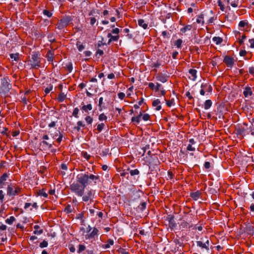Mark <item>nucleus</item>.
I'll return each instance as SVG.
<instances>
[{
  "label": "nucleus",
  "mask_w": 254,
  "mask_h": 254,
  "mask_svg": "<svg viewBox=\"0 0 254 254\" xmlns=\"http://www.w3.org/2000/svg\"><path fill=\"white\" fill-rule=\"evenodd\" d=\"M88 174L87 173L80 174L76 176L77 182L85 187L88 186Z\"/></svg>",
  "instance_id": "20e7f679"
},
{
  "label": "nucleus",
  "mask_w": 254,
  "mask_h": 254,
  "mask_svg": "<svg viewBox=\"0 0 254 254\" xmlns=\"http://www.w3.org/2000/svg\"><path fill=\"white\" fill-rule=\"evenodd\" d=\"M119 39V35H113V36L112 37V39H109V40L108 42V45L110 44V43L113 41V42L117 41H118Z\"/></svg>",
  "instance_id": "473e14b6"
},
{
  "label": "nucleus",
  "mask_w": 254,
  "mask_h": 254,
  "mask_svg": "<svg viewBox=\"0 0 254 254\" xmlns=\"http://www.w3.org/2000/svg\"><path fill=\"white\" fill-rule=\"evenodd\" d=\"M15 220V218L14 216H10L5 220V222L9 225H11Z\"/></svg>",
  "instance_id": "c9c22d12"
},
{
  "label": "nucleus",
  "mask_w": 254,
  "mask_h": 254,
  "mask_svg": "<svg viewBox=\"0 0 254 254\" xmlns=\"http://www.w3.org/2000/svg\"><path fill=\"white\" fill-rule=\"evenodd\" d=\"M7 228V226L4 224L0 225V231H5Z\"/></svg>",
  "instance_id": "13d9d810"
},
{
  "label": "nucleus",
  "mask_w": 254,
  "mask_h": 254,
  "mask_svg": "<svg viewBox=\"0 0 254 254\" xmlns=\"http://www.w3.org/2000/svg\"><path fill=\"white\" fill-rule=\"evenodd\" d=\"M10 58L12 59V61H17L19 60V54H11L10 55Z\"/></svg>",
  "instance_id": "72a5a7b5"
},
{
  "label": "nucleus",
  "mask_w": 254,
  "mask_h": 254,
  "mask_svg": "<svg viewBox=\"0 0 254 254\" xmlns=\"http://www.w3.org/2000/svg\"><path fill=\"white\" fill-rule=\"evenodd\" d=\"M142 119L144 121H148L150 119V116L148 114H144L143 115L142 114Z\"/></svg>",
  "instance_id": "49530a36"
},
{
  "label": "nucleus",
  "mask_w": 254,
  "mask_h": 254,
  "mask_svg": "<svg viewBox=\"0 0 254 254\" xmlns=\"http://www.w3.org/2000/svg\"><path fill=\"white\" fill-rule=\"evenodd\" d=\"M67 69L69 72H71L72 70V65L71 63L68 64L66 65Z\"/></svg>",
  "instance_id": "052dcab7"
},
{
  "label": "nucleus",
  "mask_w": 254,
  "mask_h": 254,
  "mask_svg": "<svg viewBox=\"0 0 254 254\" xmlns=\"http://www.w3.org/2000/svg\"><path fill=\"white\" fill-rule=\"evenodd\" d=\"M40 58L37 53L33 54L31 55V58L30 60L31 66L33 68H37L40 66Z\"/></svg>",
  "instance_id": "0eeeda50"
},
{
  "label": "nucleus",
  "mask_w": 254,
  "mask_h": 254,
  "mask_svg": "<svg viewBox=\"0 0 254 254\" xmlns=\"http://www.w3.org/2000/svg\"><path fill=\"white\" fill-rule=\"evenodd\" d=\"M119 98L121 100H123L125 97V94L123 92H120L118 94Z\"/></svg>",
  "instance_id": "4d7b16f0"
},
{
  "label": "nucleus",
  "mask_w": 254,
  "mask_h": 254,
  "mask_svg": "<svg viewBox=\"0 0 254 254\" xmlns=\"http://www.w3.org/2000/svg\"><path fill=\"white\" fill-rule=\"evenodd\" d=\"M250 214L251 215L254 217V203H252L251 205H250Z\"/></svg>",
  "instance_id": "603ef678"
},
{
  "label": "nucleus",
  "mask_w": 254,
  "mask_h": 254,
  "mask_svg": "<svg viewBox=\"0 0 254 254\" xmlns=\"http://www.w3.org/2000/svg\"><path fill=\"white\" fill-rule=\"evenodd\" d=\"M12 85L8 78L3 77L0 80V95L4 98L9 96Z\"/></svg>",
  "instance_id": "f257e3e1"
},
{
  "label": "nucleus",
  "mask_w": 254,
  "mask_h": 254,
  "mask_svg": "<svg viewBox=\"0 0 254 254\" xmlns=\"http://www.w3.org/2000/svg\"><path fill=\"white\" fill-rule=\"evenodd\" d=\"M66 95L64 93H60L58 97V100L59 102H63L66 98Z\"/></svg>",
  "instance_id": "b1692460"
},
{
  "label": "nucleus",
  "mask_w": 254,
  "mask_h": 254,
  "mask_svg": "<svg viewBox=\"0 0 254 254\" xmlns=\"http://www.w3.org/2000/svg\"><path fill=\"white\" fill-rule=\"evenodd\" d=\"M205 86H206V84H201V90H200V94L201 95H202V96L204 95V94H205V91H204V89H203V88H204Z\"/></svg>",
  "instance_id": "6e6d98bb"
},
{
  "label": "nucleus",
  "mask_w": 254,
  "mask_h": 254,
  "mask_svg": "<svg viewBox=\"0 0 254 254\" xmlns=\"http://www.w3.org/2000/svg\"><path fill=\"white\" fill-rule=\"evenodd\" d=\"M85 187L77 182H73L70 185V190L78 196H82L84 193Z\"/></svg>",
  "instance_id": "f03ea898"
},
{
  "label": "nucleus",
  "mask_w": 254,
  "mask_h": 254,
  "mask_svg": "<svg viewBox=\"0 0 254 254\" xmlns=\"http://www.w3.org/2000/svg\"><path fill=\"white\" fill-rule=\"evenodd\" d=\"M182 42L183 41L182 39H179L175 42L174 45L177 48H180L181 47Z\"/></svg>",
  "instance_id": "ea45409f"
},
{
  "label": "nucleus",
  "mask_w": 254,
  "mask_h": 254,
  "mask_svg": "<svg viewBox=\"0 0 254 254\" xmlns=\"http://www.w3.org/2000/svg\"><path fill=\"white\" fill-rule=\"evenodd\" d=\"M48 242L44 240L40 244V247L41 248H44L47 247L48 246Z\"/></svg>",
  "instance_id": "de8ad7c7"
},
{
  "label": "nucleus",
  "mask_w": 254,
  "mask_h": 254,
  "mask_svg": "<svg viewBox=\"0 0 254 254\" xmlns=\"http://www.w3.org/2000/svg\"><path fill=\"white\" fill-rule=\"evenodd\" d=\"M142 116V113L140 112L139 114L136 116V117H133L131 118V122L132 123H136L137 124H138L140 121V118Z\"/></svg>",
  "instance_id": "412c9836"
},
{
  "label": "nucleus",
  "mask_w": 254,
  "mask_h": 254,
  "mask_svg": "<svg viewBox=\"0 0 254 254\" xmlns=\"http://www.w3.org/2000/svg\"><path fill=\"white\" fill-rule=\"evenodd\" d=\"M166 104L168 107H172L175 105V101L174 99H171L169 101H166Z\"/></svg>",
  "instance_id": "c03bdc74"
},
{
  "label": "nucleus",
  "mask_w": 254,
  "mask_h": 254,
  "mask_svg": "<svg viewBox=\"0 0 254 254\" xmlns=\"http://www.w3.org/2000/svg\"><path fill=\"white\" fill-rule=\"evenodd\" d=\"M249 42L250 43V47L252 48H254V39H250Z\"/></svg>",
  "instance_id": "338daca9"
},
{
  "label": "nucleus",
  "mask_w": 254,
  "mask_h": 254,
  "mask_svg": "<svg viewBox=\"0 0 254 254\" xmlns=\"http://www.w3.org/2000/svg\"><path fill=\"white\" fill-rule=\"evenodd\" d=\"M4 198V194L2 190H0V201L1 203L3 202Z\"/></svg>",
  "instance_id": "864d4df0"
},
{
  "label": "nucleus",
  "mask_w": 254,
  "mask_h": 254,
  "mask_svg": "<svg viewBox=\"0 0 254 254\" xmlns=\"http://www.w3.org/2000/svg\"><path fill=\"white\" fill-rule=\"evenodd\" d=\"M212 105V102L210 100H207L205 101L204 105V107L205 110L209 109Z\"/></svg>",
  "instance_id": "c85d7f7f"
},
{
  "label": "nucleus",
  "mask_w": 254,
  "mask_h": 254,
  "mask_svg": "<svg viewBox=\"0 0 254 254\" xmlns=\"http://www.w3.org/2000/svg\"><path fill=\"white\" fill-rule=\"evenodd\" d=\"M218 5L220 7V8L221 10L222 11H224V5L223 4L222 2L219 0L218 2Z\"/></svg>",
  "instance_id": "bf43d9fd"
},
{
  "label": "nucleus",
  "mask_w": 254,
  "mask_h": 254,
  "mask_svg": "<svg viewBox=\"0 0 254 254\" xmlns=\"http://www.w3.org/2000/svg\"><path fill=\"white\" fill-rule=\"evenodd\" d=\"M86 249V247L84 245L80 244L78 245V249L77 251L78 254L81 253L83 251Z\"/></svg>",
  "instance_id": "58836bf2"
},
{
  "label": "nucleus",
  "mask_w": 254,
  "mask_h": 254,
  "mask_svg": "<svg viewBox=\"0 0 254 254\" xmlns=\"http://www.w3.org/2000/svg\"><path fill=\"white\" fill-rule=\"evenodd\" d=\"M196 22L197 23H201L202 25L204 24L203 15L201 14L198 16L196 18Z\"/></svg>",
  "instance_id": "4c0bfd02"
},
{
  "label": "nucleus",
  "mask_w": 254,
  "mask_h": 254,
  "mask_svg": "<svg viewBox=\"0 0 254 254\" xmlns=\"http://www.w3.org/2000/svg\"><path fill=\"white\" fill-rule=\"evenodd\" d=\"M137 23L138 25L142 27L144 29H146L148 27V24L142 19H138Z\"/></svg>",
  "instance_id": "a211bd4d"
},
{
  "label": "nucleus",
  "mask_w": 254,
  "mask_h": 254,
  "mask_svg": "<svg viewBox=\"0 0 254 254\" xmlns=\"http://www.w3.org/2000/svg\"><path fill=\"white\" fill-rule=\"evenodd\" d=\"M48 61L52 62L53 61V57L51 54H49L47 56Z\"/></svg>",
  "instance_id": "69168bd1"
},
{
  "label": "nucleus",
  "mask_w": 254,
  "mask_h": 254,
  "mask_svg": "<svg viewBox=\"0 0 254 254\" xmlns=\"http://www.w3.org/2000/svg\"><path fill=\"white\" fill-rule=\"evenodd\" d=\"M76 46H77V49L80 52H81L84 49V46L83 45V44L80 41L77 42Z\"/></svg>",
  "instance_id": "e433bc0d"
},
{
  "label": "nucleus",
  "mask_w": 254,
  "mask_h": 254,
  "mask_svg": "<svg viewBox=\"0 0 254 254\" xmlns=\"http://www.w3.org/2000/svg\"><path fill=\"white\" fill-rule=\"evenodd\" d=\"M53 89V85L51 84L48 85L47 87L44 89V92L46 94L49 93Z\"/></svg>",
  "instance_id": "7c9ffc66"
},
{
  "label": "nucleus",
  "mask_w": 254,
  "mask_h": 254,
  "mask_svg": "<svg viewBox=\"0 0 254 254\" xmlns=\"http://www.w3.org/2000/svg\"><path fill=\"white\" fill-rule=\"evenodd\" d=\"M39 195L43 196L45 198H47L48 197L47 193H46V192L44 190L39 191Z\"/></svg>",
  "instance_id": "37998d69"
},
{
  "label": "nucleus",
  "mask_w": 254,
  "mask_h": 254,
  "mask_svg": "<svg viewBox=\"0 0 254 254\" xmlns=\"http://www.w3.org/2000/svg\"><path fill=\"white\" fill-rule=\"evenodd\" d=\"M40 145L43 148L44 150L50 149L52 147V143H50L45 140L41 141L40 143Z\"/></svg>",
  "instance_id": "4468645a"
},
{
  "label": "nucleus",
  "mask_w": 254,
  "mask_h": 254,
  "mask_svg": "<svg viewBox=\"0 0 254 254\" xmlns=\"http://www.w3.org/2000/svg\"><path fill=\"white\" fill-rule=\"evenodd\" d=\"M189 143L187 146V150L190 151H194L195 150L196 142L193 138L190 139L189 140Z\"/></svg>",
  "instance_id": "9d476101"
},
{
  "label": "nucleus",
  "mask_w": 254,
  "mask_h": 254,
  "mask_svg": "<svg viewBox=\"0 0 254 254\" xmlns=\"http://www.w3.org/2000/svg\"><path fill=\"white\" fill-rule=\"evenodd\" d=\"M82 199L84 202L91 201L92 200V191L91 190L87 191L85 195H82Z\"/></svg>",
  "instance_id": "9b49d317"
},
{
  "label": "nucleus",
  "mask_w": 254,
  "mask_h": 254,
  "mask_svg": "<svg viewBox=\"0 0 254 254\" xmlns=\"http://www.w3.org/2000/svg\"><path fill=\"white\" fill-rule=\"evenodd\" d=\"M114 245V241L111 239H109L107 241V244L104 245L103 248L105 249L109 248L111 246Z\"/></svg>",
  "instance_id": "a878e982"
},
{
  "label": "nucleus",
  "mask_w": 254,
  "mask_h": 254,
  "mask_svg": "<svg viewBox=\"0 0 254 254\" xmlns=\"http://www.w3.org/2000/svg\"><path fill=\"white\" fill-rule=\"evenodd\" d=\"M87 229L88 234L85 236L86 239H95L96 237H97L98 234L97 228L95 227L92 228L89 225Z\"/></svg>",
  "instance_id": "39448f33"
},
{
  "label": "nucleus",
  "mask_w": 254,
  "mask_h": 254,
  "mask_svg": "<svg viewBox=\"0 0 254 254\" xmlns=\"http://www.w3.org/2000/svg\"><path fill=\"white\" fill-rule=\"evenodd\" d=\"M128 172L129 171H127H127L124 170L123 172L121 173V176L123 177H126L127 176H128V174L129 173Z\"/></svg>",
  "instance_id": "680f3d73"
},
{
  "label": "nucleus",
  "mask_w": 254,
  "mask_h": 254,
  "mask_svg": "<svg viewBox=\"0 0 254 254\" xmlns=\"http://www.w3.org/2000/svg\"><path fill=\"white\" fill-rule=\"evenodd\" d=\"M120 31V30L118 28H115L112 30L111 32L113 34L119 35Z\"/></svg>",
  "instance_id": "8fccbe9b"
},
{
  "label": "nucleus",
  "mask_w": 254,
  "mask_h": 254,
  "mask_svg": "<svg viewBox=\"0 0 254 254\" xmlns=\"http://www.w3.org/2000/svg\"><path fill=\"white\" fill-rule=\"evenodd\" d=\"M156 79L162 83H165L167 81L168 76L164 74H159L156 76Z\"/></svg>",
  "instance_id": "dca6fc26"
},
{
  "label": "nucleus",
  "mask_w": 254,
  "mask_h": 254,
  "mask_svg": "<svg viewBox=\"0 0 254 254\" xmlns=\"http://www.w3.org/2000/svg\"><path fill=\"white\" fill-rule=\"evenodd\" d=\"M72 18L70 16H64L57 23V28L59 30H64L72 21Z\"/></svg>",
  "instance_id": "7ed1b4c3"
},
{
  "label": "nucleus",
  "mask_w": 254,
  "mask_h": 254,
  "mask_svg": "<svg viewBox=\"0 0 254 254\" xmlns=\"http://www.w3.org/2000/svg\"><path fill=\"white\" fill-rule=\"evenodd\" d=\"M43 14L48 17H51L52 16V13L46 9L43 10Z\"/></svg>",
  "instance_id": "3c124183"
},
{
  "label": "nucleus",
  "mask_w": 254,
  "mask_h": 254,
  "mask_svg": "<svg viewBox=\"0 0 254 254\" xmlns=\"http://www.w3.org/2000/svg\"><path fill=\"white\" fill-rule=\"evenodd\" d=\"M7 194L9 196H14L16 195V192L14 190V186L12 185L8 186L7 188Z\"/></svg>",
  "instance_id": "f8f14e48"
},
{
  "label": "nucleus",
  "mask_w": 254,
  "mask_h": 254,
  "mask_svg": "<svg viewBox=\"0 0 254 254\" xmlns=\"http://www.w3.org/2000/svg\"><path fill=\"white\" fill-rule=\"evenodd\" d=\"M105 126V125L104 123H101L97 126V130H98V132H101V131L103 130L104 127Z\"/></svg>",
  "instance_id": "a19ab883"
},
{
  "label": "nucleus",
  "mask_w": 254,
  "mask_h": 254,
  "mask_svg": "<svg viewBox=\"0 0 254 254\" xmlns=\"http://www.w3.org/2000/svg\"><path fill=\"white\" fill-rule=\"evenodd\" d=\"M192 28V26L191 25H187L186 26L182 28L181 29V31L183 33H185L188 31H190Z\"/></svg>",
  "instance_id": "c756f323"
},
{
  "label": "nucleus",
  "mask_w": 254,
  "mask_h": 254,
  "mask_svg": "<svg viewBox=\"0 0 254 254\" xmlns=\"http://www.w3.org/2000/svg\"><path fill=\"white\" fill-rule=\"evenodd\" d=\"M79 112V109L77 108H75L74 109L73 112H72V115L75 118H78V114Z\"/></svg>",
  "instance_id": "09e8293b"
},
{
  "label": "nucleus",
  "mask_w": 254,
  "mask_h": 254,
  "mask_svg": "<svg viewBox=\"0 0 254 254\" xmlns=\"http://www.w3.org/2000/svg\"><path fill=\"white\" fill-rule=\"evenodd\" d=\"M57 134H59V136L57 138H56V139H57V141L59 143H60V142L62 141V138H63V135H62V134H61V133L60 131H57Z\"/></svg>",
  "instance_id": "5fc2aeb1"
},
{
  "label": "nucleus",
  "mask_w": 254,
  "mask_h": 254,
  "mask_svg": "<svg viewBox=\"0 0 254 254\" xmlns=\"http://www.w3.org/2000/svg\"><path fill=\"white\" fill-rule=\"evenodd\" d=\"M160 104V101L159 99H156L153 102L152 105L153 107H155V109L157 111H159L161 109V106Z\"/></svg>",
  "instance_id": "f3484780"
},
{
  "label": "nucleus",
  "mask_w": 254,
  "mask_h": 254,
  "mask_svg": "<svg viewBox=\"0 0 254 254\" xmlns=\"http://www.w3.org/2000/svg\"><path fill=\"white\" fill-rule=\"evenodd\" d=\"M99 181L100 177L99 175L88 174V186L96 185Z\"/></svg>",
  "instance_id": "6e6552de"
},
{
  "label": "nucleus",
  "mask_w": 254,
  "mask_h": 254,
  "mask_svg": "<svg viewBox=\"0 0 254 254\" xmlns=\"http://www.w3.org/2000/svg\"><path fill=\"white\" fill-rule=\"evenodd\" d=\"M249 128L246 129L244 127L241 128L237 130V132L239 134L245 135L246 134H249Z\"/></svg>",
  "instance_id": "6ab92c4d"
},
{
  "label": "nucleus",
  "mask_w": 254,
  "mask_h": 254,
  "mask_svg": "<svg viewBox=\"0 0 254 254\" xmlns=\"http://www.w3.org/2000/svg\"><path fill=\"white\" fill-rule=\"evenodd\" d=\"M212 41L217 45L220 44L222 42V39L219 37H214Z\"/></svg>",
  "instance_id": "cd10ccee"
},
{
  "label": "nucleus",
  "mask_w": 254,
  "mask_h": 254,
  "mask_svg": "<svg viewBox=\"0 0 254 254\" xmlns=\"http://www.w3.org/2000/svg\"><path fill=\"white\" fill-rule=\"evenodd\" d=\"M253 94L252 89L249 86H247L243 92V94L245 97H248L249 96H251Z\"/></svg>",
  "instance_id": "2eb2a0df"
},
{
  "label": "nucleus",
  "mask_w": 254,
  "mask_h": 254,
  "mask_svg": "<svg viewBox=\"0 0 254 254\" xmlns=\"http://www.w3.org/2000/svg\"><path fill=\"white\" fill-rule=\"evenodd\" d=\"M148 86H149V87L150 89H152V90H153V89H155V86H156V85H155L153 83H152V82H150V83H149V84H148Z\"/></svg>",
  "instance_id": "e2e57ef3"
},
{
  "label": "nucleus",
  "mask_w": 254,
  "mask_h": 254,
  "mask_svg": "<svg viewBox=\"0 0 254 254\" xmlns=\"http://www.w3.org/2000/svg\"><path fill=\"white\" fill-rule=\"evenodd\" d=\"M200 194V192L199 191H196L191 193L190 196L194 200H196L199 197Z\"/></svg>",
  "instance_id": "393cba45"
},
{
  "label": "nucleus",
  "mask_w": 254,
  "mask_h": 254,
  "mask_svg": "<svg viewBox=\"0 0 254 254\" xmlns=\"http://www.w3.org/2000/svg\"><path fill=\"white\" fill-rule=\"evenodd\" d=\"M107 120V117L104 114L102 113L99 116V120L100 121H106Z\"/></svg>",
  "instance_id": "79ce46f5"
},
{
  "label": "nucleus",
  "mask_w": 254,
  "mask_h": 254,
  "mask_svg": "<svg viewBox=\"0 0 254 254\" xmlns=\"http://www.w3.org/2000/svg\"><path fill=\"white\" fill-rule=\"evenodd\" d=\"M193 229L198 230L199 231H201L202 230V227L201 226L195 225L193 228Z\"/></svg>",
  "instance_id": "0e129e2a"
},
{
  "label": "nucleus",
  "mask_w": 254,
  "mask_h": 254,
  "mask_svg": "<svg viewBox=\"0 0 254 254\" xmlns=\"http://www.w3.org/2000/svg\"><path fill=\"white\" fill-rule=\"evenodd\" d=\"M81 109L85 112L87 113L89 111H91L92 109V106L91 104H88L86 105L83 106Z\"/></svg>",
  "instance_id": "aec40b11"
},
{
  "label": "nucleus",
  "mask_w": 254,
  "mask_h": 254,
  "mask_svg": "<svg viewBox=\"0 0 254 254\" xmlns=\"http://www.w3.org/2000/svg\"><path fill=\"white\" fill-rule=\"evenodd\" d=\"M224 62L229 67H232L234 63V59L229 56L225 57Z\"/></svg>",
  "instance_id": "ddd939ff"
},
{
  "label": "nucleus",
  "mask_w": 254,
  "mask_h": 254,
  "mask_svg": "<svg viewBox=\"0 0 254 254\" xmlns=\"http://www.w3.org/2000/svg\"><path fill=\"white\" fill-rule=\"evenodd\" d=\"M8 177L6 173H4L1 177H0V185H1L3 182L5 181Z\"/></svg>",
  "instance_id": "2f4dec72"
},
{
  "label": "nucleus",
  "mask_w": 254,
  "mask_h": 254,
  "mask_svg": "<svg viewBox=\"0 0 254 254\" xmlns=\"http://www.w3.org/2000/svg\"><path fill=\"white\" fill-rule=\"evenodd\" d=\"M146 207V203L145 202H142L140 203L139 205L138 206V210L140 212L143 211Z\"/></svg>",
  "instance_id": "bb28decb"
},
{
  "label": "nucleus",
  "mask_w": 254,
  "mask_h": 254,
  "mask_svg": "<svg viewBox=\"0 0 254 254\" xmlns=\"http://www.w3.org/2000/svg\"><path fill=\"white\" fill-rule=\"evenodd\" d=\"M249 72L251 74H253L254 73V67H250L249 68Z\"/></svg>",
  "instance_id": "774afa93"
},
{
  "label": "nucleus",
  "mask_w": 254,
  "mask_h": 254,
  "mask_svg": "<svg viewBox=\"0 0 254 254\" xmlns=\"http://www.w3.org/2000/svg\"><path fill=\"white\" fill-rule=\"evenodd\" d=\"M196 243L197 246L200 248L201 249H205L206 250H209L210 242L206 237L205 238H201L200 241H196Z\"/></svg>",
  "instance_id": "423d86ee"
},
{
  "label": "nucleus",
  "mask_w": 254,
  "mask_h": 254,
  "mask_svg": "<svg viewBox=\"0 0 254 254\" xmlns=\"http://www.w3.org/2000/svg\"><path fill=\"white\" fill-rule=\"evenodd\" d=\"M245 232L248 235H253L254 234V226L249 223H245Z\"/></svg>",
  "instance_id": "1a4fd4ad"
},
{
  "label": "nucleus",
  "mask_w": 254,
  "mask_h": 254,
  "mask_svg": "<svg viewBox=\"0 0 254 254\" xmlns=\"http://www.w3.org/2000/svg\"><path fill=\"white\" fill-rule=\"evenodd\" d=\"M127 171H129V173L131 176L137 175L139 174V171L137 169L129 170V169H128Z\"/></svg>",
  "instance_id": "f704fd0d"
},
{
  "label": "nucleus",
  "mask_w": 254,
  "mask_h": 254,
  "mask_svg": "<svg viewBox=\"0 0 254 254\" xmlns=\"http://www.w3.org/2000/svg\"><path fill=\"white\" fill-rule=\"evenodd\" d=\"M196 73L197 71L194 69H190L189 70V73L191 75V79L193 80H195L196 78Z\"/></svg>",
  "instance_id": "4be33fe9"
},
{
  "label": "nucleus",
  "mask_w": 254,
  "mask_h": 254,
  "mask_svg": "<svg viewBox=\"0 0 254 254\" xmlns=\"http://www.w3.org/2000/svg\"><path fill=\"white\" fill-rule=\"evenodd\" d=\"M39 228H40V227L38 225H36L34 226V229L35 230L34 231V234L40 235L43 233V230L42 229L39 230Z\"/></svg>",
  "instance_id": "5701e85b"
},
{
  "label": "nucleus",
  "mask_w": 254,
  "mask_h": 254,
  "mask_svg": "<svg viewBox=\"0 0 254 254\" xmlns=\"http://www.w3.org/2000/svg\"><path fill=\"white\" fill-rule=\"evenodd\" d=\"M85 120L86 123L89 125H91L93 122L92 118L89 116L86 117Z\"/></svg>",
  "instance_id": "a18cd8bd"
}]
</instances>
